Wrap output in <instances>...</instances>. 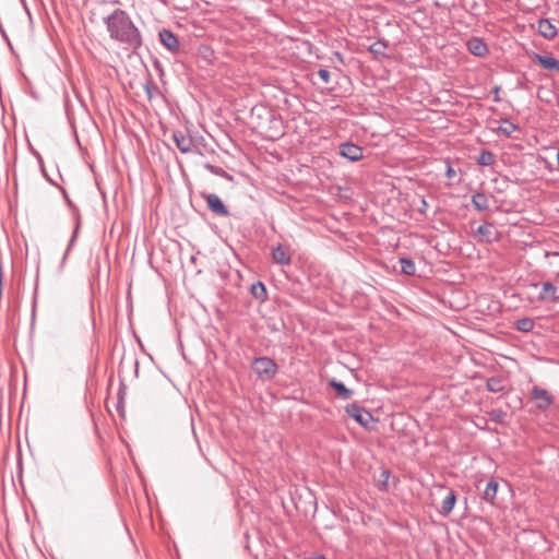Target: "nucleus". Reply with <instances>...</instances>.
<instances>
[{
  "mask_svg": "<svg viewBox=\"0 0 559 559\" xmlns=\"http://www.w3.org/2000/svg\"><path fill=\"white\" fill-rule=\"evenodd\" d=\"M466 46L475 57H485L489 52L487 44L479 37H472L467 40Z\"/></svg>",
  "mask_w": 559,
  "mask_h": 559,
  "instance_id": "obj_8",
  "label": "nucleus"
},
{
  "mask_svg": "<svg viewBox=\"0 0 559 559\" xmlns=\"http://www.w3.org/2000/svg\"><path fill=\"white\" fill-rule=\"evenodd\" d=\"M472 203L477 211H485L488 209V199L483 192L473 194Z\"/></svg>",
  "mask_w": 559,
  "mask_h": 559,
  "instance_id": "obj_22",
  "label": "nucleus"
},
{
  "mask_svg": "<svg viewBox=\"0 0 559 559\" xmlns=\"http://www.w3.org/2000/svg\"><path fill=\"white\" fill-rule=\"evenodd\" d=\"M201 195L206 201V205L213 214L219 217H227L230 215L228 207L216 193L202 192Z\"/></svg>",
  "mask_w": 559,
  "mask_h": 559,
  "instance_id": "obj_3",
  "label": "nucleus"
},
{
  "mask_svg": "<svg viewBox=\"0 0 559 559\" xmlns=\"http://www.w3.org/2000/svg\"><path fill=\"white\" fill-rule=\"evenodd\" d=\"M338 153L342 157L349 159L350 162H358L362 158V147L353 143L345 142L338 147Z\"/></svg>",
  "mask_w": 559,
  "mask_h": 559,
  "instance_id": "obj_5",
  "label": "nucleus"
},
{
  "mask_svg": "<svg viewBox=\"0 0 559 559\" xmlns=\"http://www.w3.org/2000/svg\"><path fill=\"white\" fill-rule=\"evenodd\" d=\"M272 259L280 265L290 264V255L282 248L281 245L272 249Z\"/></svg>",
  "mask_w": 559,
  "mask_h": 559,
  "instance_id": "obj_17",
  "label": "nucleus"
},
{
  "mask_svg": "<svg viewBox=\"0 0 559 559\" xmlns=\"http://www.w3.org/2000/svg\"><path fill=\"white\" fill-rule=\"evenodd\" d=\"M160 43L171 52L179 51V41L177 36L169 29L163 28L159 34Z\"/></svg>",
  "mask_w": 559,
  "mask_h": 559,
  "instance_id": "obj_7",
  "label": "nucleus"
},
{
  "mask_svg": "<svg viewBox=\"0 0 559 559\" xmlns=\"http://www.w3.org/2000/svg\"><path fill=\"white\" fill-rule=\"evenodd\" d=\"M490 419L496 421V423H502L504 416H506V413L500 411V409H493L490 412Z\"/></svg>",
  "mask_w": 559,
  "mask_h": 559,
  "instance_id": "obj_28",
  "label": "nucleus"
},
{
  "mask_svg": "<svg viewBox=\"0 0 559 559\" xmlns=\"http://www.w3.org/2000/svg\"><path fill=\"white\" fill-rule=\"evenodd\" d=\"M531 394L538 409L545 411L554 403V396L546 389L535 385Z\"/></svg>",
  "mask_w": 559,
  "mask_h": 559,
  "instance_id": "obj_4",
  "label": "nucleus"
},
{
  "mask_svg": "<svg viewBox=\"0 0 559 559\" xmlns=\"http://www.w3.org/2000/svg\"><path fill=\"white\" fill-rule=\"evenodd\" d=\"M109 37L132 49L142 46V36L130 15L121 9H116L104 19Z\"/></svg>",
  "mask_w": 559,
  "mask_h": 559,
  "instance_id": "obj_1",
  "label": "nucleus"
},
{
  "mask_svg": "<svg viewBox=\"0 0 559 559\" xmlns=\"http://www.w3.org/2000/svg\"><path fill=\"white\" fill-rule=\"evenodd\" d=\"M313 559H326L324 556H317Z\"/></svg>",
  "mask_w": 559,
  "mask_h": 559,
  "instance_id": "obj_38",
  "label": "nucleus"
},
{
  "mask_svg": "<svg viewBox=\"0 0 559 559\" xmlns=\"http://www.w3.org/2000/svg\"><path fill=\"white\" fill-rule=\"evenodd\" d=\"M455 502H456L455 491L452 489H448V493L444 497L442 504H441V510L439 511L440 514L442 516H448L452 512V510L455 506Z\"/></svg>",
  "mask_w": 559,
  "mask_h": 559,
  "instance_id": "obj_15",
  "label": "nucleus"
},
{
  "mask_svg": "<svg viewBox=\"0 0 559 559\" xmlns=\"http://www.w3.org/2000/svg\"><path fill=\"white\" fill-rule=\"evenodd\" d=\"M319 78L322 80L323 83L328 84L331 79V73L326 69H320L318 71Z\"/></svg>",
  "mask_w": 559,
  "mask_h": 559,
  "instance_id": "obj_29",
  "label": "nucleus"
},
{
  "mask_svg": "<svg viewBox=\"0 0 559 559\" xmlns=\"http://www.w3.org/2000/svg\"><path fill=\"white\" fill-rule=\"evenodd\" d=\"M336 56H337V58H338L340 60H342V56H341V53H340V52H336Z\"/></svg>",
  "mask_w": 559,
  "mask_h": 559,
  "instance_id": "obj_39",
  "label": "nucleus"
},
{
  "mask_svg": "<svg viewBox=\"0 0 559 559\" xmlns=\"http://www.w3.org/2000/svg\"><path fill=\"white\" fill-rule=\"evenodd\" d=\"M537 32L542 37L548 40L554 39L558 34L557 27L549 19H540L538 21Z\"/></svg>",
  "mask_w": 559,
  "mask_h": 559,
  "instance_id": "obj_10",
  "label": "nucleus"
},
{
  "mask_svg": "<svg viewBox=\"0 0 559 559\" xmlns=\"http://www.w3.org/2000/svg\"><path fill=\"white\" fill-rule=\"evenodd\" d=\"M556 293L557 287L550 282H545L543 283L538 298L544 301H556L559 299V296H557Z\"/></svg>",
  "mask_w": 559,
  "mask_h": 559,
  "instance_id": "obj_13",
  "label": "nucleus"
},
{
  "mask_svg": "<svg viewBox=\"0 0 559 559\" xmlns=\"http://www.w3.org/2000/svg\"><path fill=\"white\" fill-rule=\"evenodd\" d=\"M179 3L176 5L178 9H188L192 4V0H177Z\"/></svg>",
  "mask_w": 559,
  "mask_h": 559,
  "instance_id": "obj_31",
  "label": "nucleus"
},
{
  "mask_svg": "<svg viewBox=\"0 0 559 559\" xmlns=\"http://www.w3.org/2000/svg\"><path fill=\"white\" fill-rule=\"evenodd\" d=\"M204 168L213 175L221 176V177L226 176V171L223 168L216 167L212 164H209V163L204 164Z\"/></svg>",
  "mask_w": 559,
  "mask_h": 559,
  "instance_id": "obj_27",
  "label": "nucleus"
},
{
  "mask_svg": "<svg viewBox=\"0 0 559 559\" xmlns=\"http://www.w3.org/2000/svg\"><path fill=\"white\" fill-rule=\"evenodd\" d=\"M251 367L257 377L262 381L272 380L278 370L275 360L266 356L254 358Z\"/></svg>",
  "mask_w": 559,
  "mask_h": 559,
  "instance_id": "obj_2",
  "label": "nucleus"
},
{
  "mask_svg": "<svg viewBox=\"0 0 559 559\" xmlns=\"http://www.w3.org/2000/svg\"><path fill=\"white\" fill-rule=\"evenodd\" d=\"M389 47V43L385 40V39H379L374 43H372L368 50L370 53L373 55V57L376 59H381V58H388V55H386V49Z\"/></svg>",
  "mask_w": 559,
  "mask_h": 559,
  "instance_id": "obj_14",
  "label": "nucleus"
},
{
  "mask_svg": "<svg viewBox=\"0 0 559 559\" xmlns=\"http://www.w3.org/2000/svg\"><path fill=\"white\" fill-rule=\"evenodd\" d=\"M534 320L527 317L521 318L515 322V328L521 332H531L534 329Z\"/></svg>",
  "mask_w": 559,
  "mask_h": 559,
  "instance_id": "obj_24",
  "label": "nucleus"
},
{
  "mask_svg": "<svg viewBox=\"0 0 559 559\" xmlns=\"http://www.w3.org/2000/svg\"><path fill=\"white\" fill-rule=\"evenodd\" d=\"M346 413L350 418L355 419L361 426H367L370 419L372 418L371 414L368 411L360 407L356 403L347 405Z\"/></svg>",
  "mask_w": 559,
  "mask_h": 559,
  "instance_id": "obj_6",
  "label": "nucleus"
},
{
  "mask_svg": "<svg viewBox=\"0 0 559 559\" xmlns=\"http://www.w3.org/2000/svg\"><path fill=\"white\" fill-rule=\"evenodd\" d=\"M557 164H558V168H559V148H558V152H557Z\"/></svg>",
  "mask_w": 559,
  "mask_h": 559,
  "instance_id": "obj_37",
  "label": "nucleus"
},
{
  "mask_svg": "<svg viewBox=\"0 0 559 559\" xmlns=\"http://www.w3.org/2000/svg\"><path fill=\"white\" fill-rule=\"evenodd\" d=\"M329 385L333 388L337 396L343 400H348L353 395V391L350 389H347L343 382L337 381L336 379L330 380Z\"/></svg>",
  "mask_w": 559,
  "mask_h": 559,
  "instance_id": "obj_18",
  "label": "nucleus"
},
{
  "mask_svg": "<svg viewBox=\"0 0 559 559\" xmlns=\"http://www.w3.org/2000/svg\"><path fill=\"white\" fill-rule=\"evenodd\" d=\"M78 228H79V224L76 225V228H75V230H74V235H73V237L71 238L70 245L74 241L75 235H76V233H78Z\"/></svg>",
  "mask_w": 559,
  "mask_h": 559,
  "instance_id": "obj_35",
  "label": "nucleus"
},
{
  "mask_svg": "<svg viewBox=\"0 0 559 559\" xmlns=\"http://www.w3.org/2000/svg\"><path fill=\"white\" fill-rule=\"evenodd\" d=\"M493 234L495 226L492 223L488 222L480 225L475 231V236L478 237V242L485 243H490L495 240Z\"/></svg>",
  "mask_w": 559,
  "mask_h": 559,
  "instance_id": "obj_11",
  "label": "nucleus"
},
{
  "mask_svg": "<svg viewBox=\"0 0 559 559\" xmlns=\"http://www.w3.org/2000/svg\"><path fill=\"white\" fill-rule=\"evenodd\" d=\"M486 388L490 392L499 393V392L503 391L504 385L500 378L491 377L487 380Z\"/></svg>",
  "mask_w": 559,
  "mask_h": 559,
  "instance_id": "obj_25",
  "label": "nucleus"
},
{
  "mask_svg": "<svg viewBox=\"0 0 559 559\" xmlns=\"http://www.w3.org/2000/svg\"><path fill=\"white\" fill-rule=\"evenodd\" d=\"M390 479H391L390 469H388L385 467H381L379 475L374 476L376 487L382 492H388L390 489V486H391Z\"/></svg>",
  "mask_w": 559,
  "mask_h": 559,
  "instance_id": "obj_12",
  "label": "nucleus"
},
{
  "mask_svg": "<svg viewBox=\"0 0 559 559\" xmlns=\"http://www.w3.org/2000/svg\"><path fill=\"white\" fill-rule=\"evenodd\" d=\"M250 293L255 299L260 301H264L267 298L266 287L262 282L252 284Z\"/></svg>",
  "mask_w": 559,
  "mask_h": 559,
  "instance_id": "obj_20",
  "label": "nucleus"
},
{
  "mask_svg": "<svg viewBox=\"0 0 559 559\" xmlns=\"http://www.w3.org/2000/svg\"><path fill=\"white\" fill-rule=\"evenodd\" d=\"M535 59L544 69L559 71V60L556 58L535 53Z\"/></svg>",
  "mask_w": 559,
  "mask_h": 559,
  "instance_id": "obj_16",
  "label": "nucleus"
},
{
  "mask_svg": "<svg viewBox=\"0 0 559 559\" xmlns=\"http://www.w3.org/2000/svg\"><path fill=\"white\" fill-rule=\"evenodd\" d=\"M518 126L515 123H513L510 119L508 118H502L501 119V126L498 127L497 129V132H500L502 133L503 135L506 136H511V134L518 130Z\"/></svg>",
  "mask_w": 559,
  "mask_h": 559,
  "instance_id": "obj_21",
  "label": "nucleus"
},
{
  "mask_svg": "<svg viewBox=\"0 0 559 559\" xmlns=\"http://www.w3.org/2000/svg\"><path fill=\"white\" fill-rule=\"evenodd\" d=\"M427 209H428V203H427L426 199H425V198H420V200H419V206L417 207V211H418L420 214H426Z\"/></svg>",
  "mask_w": 559,
  "mask_h": 559,
  "instance_id": "obj_30",
  "label": "nucleus"
},
{
  "mask_svg": "<svg viewBox=\"0 0 559 559\" xmlns=\"http://www.w3.org/2000/svg\"><path fill=\"white\" fill-rule=\"evenodd\" d=\"M16 457H17V460H16L17 467L21 469L22 468V455H19Z\"/></svg>",
  "mask_w": 559,
  "mask_h": 559,
  "instance_id": "obj_34",
  "label": "nucleus"
},
{
  "mask_svg": "<svg viewBox=\"0 0 559 559\" xmlns=\"http://www.w3.org/2000/svg\"><path fill=\"white\" fill-rule=\"evenodd\" d=\"M498 483L493 479L487 483L486 488L483 492V499L491 504H493L497 492H498Z\"/></svg>",
  "mask_w": 559,
  "mask_h": 559,
  "instance_id": "obj_19",
  "label": "nucleus"
},
{
  "mask_svg": "<svg viewBox=\"0 0 559 559\" xmlns=\"http://www.w3.org/2000/svg\"><path fill=\"white\" fill-rule=\"evenodd\" d=\"M456 175L455 170L453 169V167L448 164V167H447V170H445V176L449 178V179H452L454 178Z\"/></svg>",
  "mask_w": 559,
  "mask_h": 559,
  "instance_id": "obj_32",
  "label": "nucleus"
},
{
  "mask_svg": "<svg viewBox=\"0 0 559 559\" xmlns=\"http://www.w3.org/2000/svg\"><path fill=\"white\" fill-rule=\"evenodd\" d=\"M401 264V271L405 275H415L416 273V265L414 260L411 258H401L400 259Z\"/></svg>",
  "mask_w": 559,
  "mask_h": 559,
  "instance_id": "obj_23",
  "label": "nucleus"
},
{
  "mask_svg": "<svg viewBox=\"0 0 559 559\" xmlns=\"http://www.w3.org/2000/svg\"><path fill=\"white\" fill-rule=\"evenodd\" d=\"M493 163L495 155L488 150H483L477 158V164L480 166H490Z\"/></svg>",
  "mask_w": 559,
  "mask_h": 559,
  "instance_id": "obj_26",
  "label": "nucleus"
},
{
  "mask_svg": "<svg viewBox=\"0 0 559 559\" xmlns=\"http://www.w3.org/2000/svg\"><path fill=\"white\" fill-rule=\"evenodd\" d=\"M173 139L176 143L177 148L186 154L190 153L193 147V140L191 136L183 134L181 131H175L173 133Z\"/></svg>",
  "mask_w": 559,
  "mask_h": 559,
  "instance_id": "obj_9",
  "label": "nucleus"
},
{
  "mask_svg": "<svg viewBox=\"0 0 559 559\" xmlns=\"http://www.w3.org/2000/svg\"><path fill=\"white\" fill-rule=\"evenodd\" d=\"M492 93H493V102H496V103L501 102V98H500V96H499V93H500V86H498V85H497V86H495V87L492 88Z\"/></svg>",
  "mask_w": 559,
  "mask_h": 559,
  "instance_id": "obj_33",
  "label": "nucleus"
},
{
  "mask_svg": "<svg viewBox=\"0 0 559 559\" xmlns=\"http://www.w3.org/2000/svg\"><path fill=\"white\" fill-rule=\"evenodd\" d=\"M397 483H399V480H397L395 477H393V479H392V485H393L394 487H396Z\"/></svg>",
  "mask_w": 559,
  "mask_h": 559,
  "instance_id": "obj_36",
  "label": "nucleus"
}]
</instances>
